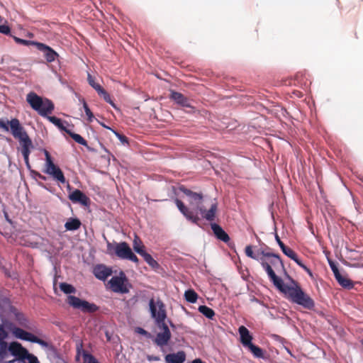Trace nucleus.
<instances>
[{"mask_svg":"<svg viewBox=\"0 0 363 363\" xmlns=\"http://www.w3.org/2000/svg\"><path fill=\"white\" fill-rule=\"evenodd\" d=\"M141 256L143 257L144 260L153 269H157L159 267L158 262L153 259V257L147 252H143Z\"/></svg>","mask_w":363,"mask_h":363,"instance_id":"nucleus-27","label":"nucleus"},{"mask_svg":"<svg viewBox=\"0 0 363 363\" xmlns=\"http://www.w3.org/2000/svg\"><path fill=\"white\" fill-rule=\"evenodd\" d=\"M13 40H15V42L16 43L26 45V46L32 45H35L36 47V43H38V42L24 40V39H21V38L16 37V36H13Z\"/></svg>","mask_w":363,"mask_h":363,"instance_id":"nucleus-33","label":"nucleus"},{"mask_svg":"<svg viewBox=\"0 0 363 363\" xmlns=\"http://www.w3.org/2000/svg\"><path fill=\"white\" fill-rule=\"evenodd\" d=\"M47 118L52 123H53L55 125H59L60 123L61 119L57 118L56 116H48L47 115Z\"/></svg>","mask_w":363,"mask_h":363,"instance_id":"nucleus-45","label":"nucleus"},{"mask_svg":"<svg viewBox=\"0 0 363 363\" xmlns=\"http://www.w3.org/2000/svg\"><path fill=\"white\" fill-rule=\"evenodd\" d=\"M26 101L33 110L43 117L52 113L54 110V104L50 99H43L34 91L27 94Z\"/></svg>","mask_w":363,"mask_h":363,"instance_id":"nucleus-3","label":"nucleus"},{"mask_svg":"<svg viewBox=\"0 0 363 363\" xmlns=\"http://www.w3.org/2000/svg\"><path fill=\"white\" fill-rule=\"evenodd\" d=\"M82 103H83V107H84V111L86 113V115L87 116L88 121L92 122L94 118V114L92 113L91 111L89 108V106L84 99H82Z\"/></svg>","mask_w":363,"mask_h":363,"instance_id":"nucleus-34","label":"nucleus"},{"mask_svg":"<svg viewBox=\"0 0 363 363\" xmlns=\"http://www.w3.org/2000/svg\"><path fill=\"white\" fill-rule=\"evenodd\" d=\"M249 350L253 354V355L257 358H263L264 357V353L262 349H261L259 347L256 346L251 343L247 347Z\"/></svg>","mask_w":363,"mask_h":363,"instance_id":"nucleus-28","label":"nucleus"},{"mask_svg":"<svg viewBox=\"0 0 363 363\" xmlns=\"http://www.w3.org/2000/svg\"><path fill=\"white\" fill-rule=\"evenodd\" d=\"M262 254L266 258H260L261 265L267 272L274 286L285 294L291 302L300 305L306 309H313L315 306L314 301L303 291L298 282L291 279L292 285L284 284L282 279L276 275L273 267L276 270L282 269L285 272L284 265L280 257L270 252H262Z\"/></svg>","mask_w":363,"mask_h":363,"instance_id":"nucleus-1","label":"nucleus"},{"mask_svg":"<svg viewBox=\"0 0 363 363\" xmlns=\"http://www.w3.org/2000/svg\"><path fill=\"white\" fill-rule=\"evenodd\" d=\"M218 210V204L216 202L211 205L209 210H206L203 206L199 207L198 211L200 212L202 217L208 221H213L215 220L216 213Z\"/></svg>","mask_w":363,"mask_h":363,"instance_id":"nucleus-15","label":"nucleus"},{"mask_svg":"<svg viewBox=\"0 0 363 363\" xmlns=\"http://www.w3.org/2000/svg\"><path fill=\"white\" fill-rule=\"evenodd\" d=\"M45 156V172L53 177L54 179L58 181L62 184L66 182V179L64 176L62 171L55 165L52 160L49 152L46 150H44Z\"/></svg>","mask_w":363,"mask_h":363,"instance_id":"nucleus-7","label":"nucleus"},{"mask_svg":"<svg viewBox=\"0 0 363 363\" xmlns=\"http://www.w3.org/2000/svg\"><path fill=\"white\" fill-rule=\"evenodd\" d=\"M192 363H203V362L201 359H196L192 362Z\"/></svg>","mask_w":363,"mask_h":363,"instance_id":"nucleus-54","label":"nucleus"},{"mask_svg":"<svg viewBox=\"0 0 363 363\" xmlns=\"http://www.w3.org/2000/svg\"><path fill=\"white\" fill-rule=\"evenodd\" d=\"M184 297L186 301L194 303L198 299V294L193 289H189L185 291Z\"/></svg>","mask_w":363,"mask_h":363,"instance_id":"nucleus-30","label":"nucleus"},{"mask_svg":"<svg viewBox=\"0 0 363 363\" xmlns=\"http://www.w3.org/2000/svg\"><path fill=\"white\" fill-rule=\"evenodd\" d=\"M276 240H277V243L279 244L281 249H282V247L286 246L284 244V242L280 240L279 237L277 235H276Z\"/></svg>","mask_w":363,"mask_h":363,"instance_id":"nucleus-51","label":"nucleus"},{"mask_svg":"<svg viewBox=\"0 0 363 363\" xmlns=\"http://www.w3.org/2000/svg\"><path fill=\"white\" fill-rule=\"evenodd\" d=\"M93 89H94L99 95H101L105 90L99 84H96Z\"/></svg>","mask_w":363,"mask_h":363,"instance_id":"nucleus-50","label":"nucleus"},{"mask_svg":"<svg viewBox=\"0 0 363 363\" xmlns=\"http://www.w3.org/2000/svg\"><path fill=\"white\" fill-rule=\"evenodd\" d=\"M57 127L59 128L60 130H64L65 132H66L76 143H79V144H80L82 145H84L85 147L88 146L86 140L83 137H82L79 134H77V133H74L72 132L69 129H67L64 126L62 121H60V123L59 124V125H57Z\"/></svg>","mask_w":363,"mask_h":363,"instance_id":"nucleus-20","label":"nucleus"},{"mask_svg":"<svg viewBox=\"0 0 363 363\" xmlns=\"http://www.w3.org/2000/svg\"><path fill=\"white\" fill-rule=\"evenodd\" d=\"M67 303L73 308L80 309L83 313H95L99 308L95 303H89L72 295L67 296Z\"/></svg>","mask_w":363,"mask_h":363,"instance_id":"nucleus-6","label":"nucleus"},{"mask_svg":"<svg viewBox=\"0 0 363 363\" xmlns=\"http://www.w3.org/2000/svg\"><path fill=\"white\" fill-rule=\"evenodd\" d=\"M330 268L334 274L335 279H337V278H340V276L341 275V274L339 272L337 267L333 262H330Z\"/></svg>","mask_w":363,"mask_h":363,"instance_id":"nucleus-41","label":"nucleus"},{"mask_svg":"<svg viewBox=\"0 0 363 363\" xmlns=\"http://www.w3.org/2000/svg\"><path fill=\"white\" fill-rule=\"evenodd\" d=\"M149 307L151 316L155 320L156 324L165 323L167 311L162 301L160 298L156 300L152 298L149 301Z\"/></svg>","mask_w":363,"mask_h":363,"instance_id":"nucleus-5","label":"nucleus"},{"mask_svg":"<svg viewBox=\"0 0 363 363\" xmlns=\"http://www.w3.org/2000/svg\"><path fill=\"white\" fill-rule=\"evenodd\" d=\"M245 252L247 257H249L252 259H258V258L254 254L253 250H252V247L251 245L246 246Z\"/></svg>","mask_w":363,"mask_h":363,"instance_id":"nucleus-40","label":"nucleus"},{"mask_svg":"<svg viewBox=\"0 0 363 363\" xmlns=\"http://www.w3.org/2000/svg\"><path fill=\"white\" fill-rule=\"evenodd\" d=\"M87 80H88V82L89 84V85L93 88L96 84H97L98 83H96L94 79V77L90 74H88V76H87Z\"/></svg>","mask_w":363,"mask_h":363,"instance_id":"nucleus-49","label":"nucleus"},{"mask_svg":"<svg viewBox=\"0 0 363 363\" xmlns=\"http://www.w3.org/2000/svg\"><path fill=\"white\" fill-rule=\"evenodd\" d=\"M38 176L39 177V178H40L41 179H45V177L41 175L40 173H38Z\"/></svg>","mask_w":363,"mask_h":363,"instance_id":"nucleus-56","label":"nucleus"},{"mask_svg":"<svg viewBox=\"0 0 363 363\" xmlns=\"http://www.w3.org/2000/svg\"><path fill=\"white\" fill-rule=\"evenodd\" d=\"M240 337V342L244 347H247L252 343V336L250 335L249 330L244 325H241L238 328Z\"/></svg>","mask_w":363,"mask_h":363,"instance_id":"nucleus-18","label":"nucleus"},{"mask_svg":"<svg viewBox=\"0 0 363 363\" xmlns=\"http://www.w3.org/2000/svg\"><path fill=\"white\" fill-rule=\"evenodd\" d=\"M299 267H301L304 271H306L307 272V274L311 276V277H313V273L311 272V270L307 267L303 262L302 261H299V262L297 264Z\"/></svg>","mask_w":363,"mask_h":363,"instance_id":"nucleus-47","label":"nucleus"},{"mask_svg":"<svg viewBox=\"0 0 363 363\" xmlns=\"http://www.w3.org/2000/svg\"><path fill=\"white\" fill-rule=\"evenodd\" d=\"M60 288L62 291L66 294H75L76 289L71 284L62 282L60 284Z\"/></svg>","mask_w":363,"mask_h":363,"instance_id":"nucleus-31","label":"nucleus"},{"mask_svg":"<svg viewBox=\"0 0 363 363\" xmlns=\"http://www.w3.org/2000/svg\"><path fill=\"white\" fill-rule=\"evenodd\" d=\"M11 29L6 25H0V33L6 35H9L10 33Z\"/></svg>","mask_w":363,"mask_h":363,"instance_id":"nucleus-48","label":"nucleus"},{"mask_svg":"<svg viewBox=\"0 0 363 363\" xmlns=\"http://www.w3.org/2000/svg\"><path fill=\"white\" fill-rule=\"evenodd\" d=\"M175 203L179 211L184 216V217L194 224H199L200 218L197 213H194L193 211L187 208L184 203L178 199H175Z\"/></svg>","mask_w":363,"mask_h":363,"instance_id":"nucleus-10","label":"nucleus"},{"mask_svg":"<svg viewBox=\"0 0 363 363\" xmlns=\"http://www.w3.org/2000/svg\"><path fill=\"white\" fill-rule=\"evenodd\" d=\"M330 268L334 274L335 279H337V278H340V276L341 275V274L339 272L337 267L333 262H330Z\"/></svg>","mask_w":363,"mask_h":363,"instance_id":"nucleus-43","label":"nucleus"},{"mask_svg":"<svg viewBox=\"0 0 363 363\" xmlns=\"http://www.w3.org/2000/svg\"><path fill=\"white\" fill-rule=\"evenodd\" d=\"M170 99L182 106L189 108L194 111V108L191 106L189 99L182 93L172 91L170 94Z\"/></svg>","mask_w":363,"mask_h":363,"instance_id":"nucleus-17","label":"nucleus"},{"mask_svg":"<svg viewBox=\"0 0 363 363\" xmlns=\"http://www.w3.org/2000/svg\"><path fill=\"white\" fill-rule=\"evenodd\" d=\"M336 280L341 286L345 289H350L354 287L352 281L347 278L346 276L341 274L340 278H337Z\"/></svg>","mask_w":363,"mask_h":363,"instance_id":"nucleus-25","label":"nucleus"},{"mask_svg":"<svg viewBox=\"0 0 363 363\" xmlns=\"http://www.w3.org/2000/svg\"><path fill=\"white\" fill-rule=\"evenodd\" d=\"M107 252L109 255L114 253L121 259H128L136 264L139 262L138 257L125 242L113 244L107 240Z\"/></svg>","mask_w":363,"mask_h":363,"instance_id":"nucleus-4","label":"nucleus"},{"mask_svg":"<svg viewBox=\"0 0 363 363\" xmlns=\"http://www.w3.org/2000/svg\"><path fill=\"white\" fill-rule=\"evenodd\" d=\"M93 273L98 279L104 281L111 275L112 270L104 264H98L94 267Z\"/></svg>","mask_w":363,"mask_h":363,"instance_id":"nucleus-16","label":"nucleus"},{"mask_svg":"<svg viewBox=\"0 0 363 363\" xmlns=\"http://www.w3.org/2000/svg\"><path fill=\"white\" fill-rule=\"evenodd\" d=\"M57 127L59 128L60 130H64L65 132H66L76 143H79V144H80L82 145H84L85 147L88 146L86 140L83 137H82L79 134H77V133H74L72 132L69 129H67L64 126L62 121H60V123L59 124V125H57Z\"/></svg>","mask_w":363,"mask_h":363,"instance_id":"nucleus-19","label":"nucleus"},{"mask_svg":"<svg viewBox=\"0 0 363 363\" xmlns=\"http://www.w3.org/2000/svg\"><path fill=\"white\" fill-rule=\"evenodd\" d=\"M281 251L285 255L293 259L296 264H298L299 261H301L297 254L290 247L285 246L282 247Z\"/></svg>","mask_w":363,"mask_h":363,"instance_id":"nucleus-26","label":"nucleus"},{"mask_svg":"<svg viewBox=\"0 0 363 363\" xmlns=\"http://www.w3.org/2000/svg\"><path fill=\"white\" fill-rule=\"evenodd\" d=\"M179 189L181 192L184 193L188 197V201L192 206H195L194 208L198 211L199 207H201V204L203 200V194L201 193L194 192L184 186H180Z\"/></svg>","mask_w":363,"mask_h":363,"instance_id":"nucleus-8","label":"nucleus"},{"mask_svg":"<svg viewBox=\"0 0 363 363\" xmlns=\"http://www.w3.org/2000/svg\"><path fill=\"white\" fill-rule=\"evenodd\" d=\"M101 125H102L104 127L106 128L111 129L110 128H108V126H106V125H104V124H103V123H102Z\"/></svg>","mask_w":363,"mask_h":363,"instance_id":"nucleus-57","label":"nucleus"},{"mask_svg":"<svg viewBox=\"0 0 363 363\" xmlns=\"http://www.w3.org/2000/svg\"><path fill=\"white\" fill-rule=\"evenodd\" d=\"M100 96L104 98L106 102L110 104L113 107H116L115 104L111 100L109 94L106 90H104V92Z\"/></svg>","mask_w":363,"mask_h":363,"instance_id":"nucleus-39","label":"nucleus"},{"mask_svg":"<svg viewBox=\"0 0 363 363\" xmlns=\"http://www.w3.org/2000/svg\"><path fill=\"white\" fill-rule=\"evenodd\" d=\"M158 327L162 330V332L158 333L153 342L160 347L166 346L171 339L172 334L166 323L159 324Z\"/></svg>","mask_w":363,"mask_h":363,"instance_id":"nucleus-9","label":"nucleus"},{"mask_svg":"<svg viewBox=\"0 0 363 363\" xmlns=\"http://www.w3.org/2000/svg\"><path fill=\"white\" fill-rule=\"evenodd\" d=\"M83 358L84 363H100L94 356L86 352L83 353Z\"/></svg>","mask_w":363,"mask_h":363,"instance_id":"nucleus-35","label":"nucleus"},{"mask_svg":"<svg viewBox=\"0 0 363 363\" xmlns=\"http://www.w3.org/2000/svg\"><path fill=\"white\" fill-rule=\"evenodd\" d=\"M113 133H115V135H116V137L119 139V140L123 143V144H128V139L126 136H125L124 135H122L118 132H116L114 130H113Z\"/></svg>","mask_w":363,"mask_h":363,"instance_id":"nucleus-44","label":"nucleus"},{"mask_svg":"<svg viewBox=\"0 0 363 363\" xmlns=\"http://www.w3.org/2000/svg\"><path fill=\"white\" fill-rule=\"evenodd\" d=\"M27 331L24 330L22 328H16L13 330V334L17 338H19L21 340H24L26 335H27Z\"/></svg>","mask_w":363,"mask_h":363,"instance_id":"nucleus-36","label":"nucleus"},{"mask_svg":"<svg viewBox=\"0 0 363 363\" xmlns=\"http://www.w3.org/2000/svg\"><path fill=\"white\" fill-rule=\"evenodd\" d=\"M138 330H139V333L140 334H143V335H147V332L146 330H145L144 329H143V328H138Z\"/></svg>","mask_w":363,"mask_h":363,"instance_id":"nucleus-52","label":"nucleus"},{"mask_svg":"<svg viewBox=\"0 0 363 363\" xmlns=\"http://www.w3.org/2000/svg\"><path fill=\"white\" fill-rule=\"evenodd\" d=\"M0 128L5 131L10 130L13 137L18 140L21 147V153L26 166L30 168L29 155L33 145L31 139L27 133L24 127L21 125L19 120L16 118H12L11 121L0 118Z\"/></svg>","mask_w":363,"mask_h":363,"instance_id":"nucleus-2","label":"nucleus"},{"mask_svg":"<svg viewBox=\"0 0 363 363\" xmlns=\"http://www.w3.org/2000/svg\"><path fill=\"white\" fill-rule=\"evenodd\" d=\"M36 48L43 52L44 57L48 62H54L58 57V54L52 48L44 43L38 42L36 43Z\"/></svg>","mask_w":363,"mask_h":363,"instance_id":"nucleus-12","label":"nucleus"},{"mask_svg":"<svg viewBox=\"0 0 363 363\" xmlns=\"http://www.w3.org/2000/svg\"><path fill=\"white\" fill-rule=\"evenodd\" d=\"M125 279V277L123 278L118 276L113 277L108 281L111 290L114 292L127 293L128 290L124 285Z\"/></svg>","mask_w":363,"mask_h":363,"instance_id":"nucleus-11","label":"nucleus"},{"mask_svg":"<svg viewBox=\"0 0 363 363\" xmlns=\"http://www.w3.org/2000/svg\"><path fill=\"white\" fill-rule=\"evenodd\" d=\"M211 229L216 238L221 241L228 243L230 240L229 235L223 230V229L218 224H211Z\"/></svg>","mask_w":363,"mask_h":363,"instance_id":"nucleus-22","label":"nucleus"},{"mask_svg":"<svg viewBox=\"0 0 363 363\" xmlns=\"http://www.w3.org/2000/svg\"><path fill=\"white\" fill-rule=\"evenodd\" d=\"M199 311L206 318L210 319H212L215 315L214 311L206 306H200L199 307Z\"/></svg>","mask_w":363,"mask_h":363,"instance_id":"nucleus-29","label":"nucleus"},{"mask_svg":"<svg viewBox=\"0 0 363 363\" xmlns=\"http://www.w3.org/2000/svg\"><path fill=\"white\" fill-rule=\"evenodd\" d=\"M24 340L29 341L30 342L38 343L40 345H46V343L44 340L38 338V337H36L35 335H34L33 334H32L29 332L27 333V335Z\"/></svg>","mask_w":363,"mask_h":363,"instance_id":"nucleus-32","label":"nucleus"},{"mask_svg":"<svg viewBox=\"0 0 363 363\" xmlns=\"http://www.w3.org/2000/svg\"><path fill=\"white\" fill-rule=\"evenodd\" d=\"M68 197L73 203H79L84 206H89L90 203L89 197L79 189L73 191Z\"/></svg>","mask_w":363,"mask_h":363,"instance_id":"nucleus-13","label":"nucleus"},{"mask_svg":"<svg viewBox=\"0 0 363 363\" xmlns=\"http://www.w3.org/2000/svg\"><path fill=\"white\" fill-rule=\"evenodd\" d=\"M133 250L138 253L140 255H141L143 252H145V245L143 244V242L141 241L140 238L135 235V238L133 240Z\"/></svg>","mask_w":363,"mask_h":363,"instance_id":"nucleus-24","label":"nucleus"},{"mask_svg":"<svg viewBox=\"0 0 363 363\" xmlns=\"http://www.w3.org/2000/svg\"><path fill=\"white\" fill-rule=\"evenodd\" d=\"M82 225L79 219L76 218H70L67 220V221L65 224V228L67 230H78Z\"/></svg>","mask_w":363,"mask_h":363,"instance_id":"nucleus-23","label":"nucleus"},{"mask_svg":"<svg viewBox=\"0 0 363 363\" xmlns=\"http://www.w3.org/2000/svg\"><path fill=\"white\" fill-rule=\"evenodd\" d=\"M167 363H184L186 359V354L184 351L177 353L168 354L164 357Z\"/></svg>","mask_w":363,"mask_h":363,"instance_id":"nucleus-21","label":"nucleus"},{"mask_svg":"<svg viewBox=\"0 0 363 363\" xmlns=\"http://www.w3.org/2000/svg\"><path fill=\"white\" fill-rule=\"evenodd\" d=\"M299 267H301L304 271H306L307 272V274L311 276V277H313V273L311 272V270L307 267L303 262L302 261H299V262L297 264Z\"/></svg>","mask_w":363,"mask_h":363,"instance_id":"nucleus-46","label":"nucleus"},{"mask_svg":"<svg viewBox=\"0 0 363 363\" xmlns=\"http://www.w3.org/2000/svg\"><path fill=\"white\" fill-rule=\"evenodd\" d=\"M38 176L39 177V178H40L41 179H45V177L41 175L40 173H38Z\"/></svg>","mask_w":363,"mask_h":363,"instance_id":"nucleus-55","label":"nucleus"},{"mask_svg":"<svg viewBox=\"0 0 363 363\" xmlns=\"http://www.w3.org/2000/svg\"><path fill=\"white\" fill-rule=\"evenodd\" d=\"M24 363H39L38 358L32 354H30L28 351L27 352V354L25 355V362Z\"/></svg>","mask_w":363,"mask_h":363,"instance_id":"nucleus-38","label":"nucleus"},{"mask_svg":"<svg viewBox=\"0 0 363 363\" xmlns=\"http://www.w3.org/2000/svg\"><path fill=\"white\" fill-rule=\"evenodd\" d=\"M8 349L7 343L0 340V358L2 359L4 357L5 354H6V351Z\"/></svg>","mask_w":363,"mask_h":363,"instance_id":"nucleus-37","label":"nucleus"},{"mask_svg":"<svg viewBox=\"0 0 363 363\" xmlns=\"http://www.w3.org/2000/svg\"><path fill=\"white\" fill-rule=\"evenodd\" d=\"M9 351L18 360L25 362V355L27 354L28 350L24 348L20 343L12 342L9 346Z\"/></svg>","mask_w":363,"mask_h":363,"instance_id":"nucleus-14","label":"nucleus"},{"mask_svg":"<svg viewBox=\"0 0 363 363\" xmlns=\"http://www.w3.org/2000/svg\"><path fill=\"white\" fill-rule=\"evenodd\" d=\"M148 359L149 360H155V361H157L160 359V358L158 357H148Z\"/></svg>","mask_w":363,"mask_h":363,"instance_id":"nucleus-53","label":"nucleus"},{"mask_svg":"<svg viewBox=\"0 0 363 363\" xmlns=\"http://www.w3.org/2000/svg\"><path fill=\"white\" fill-rule=\"evenodd\" d=\"M330 268L334 274L335 279H337V278H340V276L341 275V274L339 272L337 267L333 262H330Z\"/></svg>","mask_w":363,"mask_h":363,"instance_id":"nucleus-42","label":"nucleus"}]
</instances>
